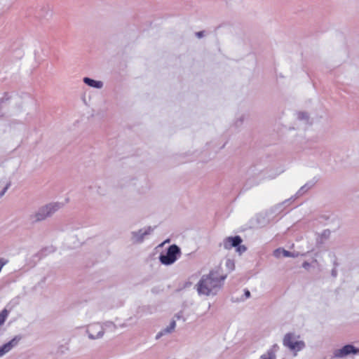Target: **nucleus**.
Segmentation results:
<instances>
[{
    "instance_id": "f257e3e1",
    "label": "nucleus",
    "mask_w": 359,
    "mask_h": 359,
    "mask_svg": "<svg viewBox=\"0 0 359 359\" xmlns=\"http://www.w3.org/2000/svg\"><path fill=\"white\" fill-rule=\"evenodd\" d=\"M226 275L222 273L221 266L211 270L208 275L202 277L197 284V290L200 294L210 295L220 288Z\"/></svg>"
},
{
    "instance_id": "f03ea898",
    "label": "nucleus",
    "mask_w": 359,
    "mask_h": 359,
    "mask_svg": "<svg viewBox=\"0 0 359 359\" xmlns=\"http://www.w3.org/2000/svg\"><path fill=\"white\" fill-rule=\"evenodd\" d=\"M243 242L242 238L239 236H229L224 239L223 246L226 250H231L232 248H236V251L241 255L247 250V248L241 245Z\"/></svg>"
},
{
    "instance_id": "7ed1b4c3",
    "label": "nucleus",
    "mask_w": 359,
    "mask_h": 359,
    "mask_svg": "<svg viewBox=\"0 0 359 359\" xmlns=\"http://www.w3.org/2000/svg\"><path fill=\"white\" fill-rule=\"evenodd\" d=\"M180 254V248L176 245H172L168 248L165 255H161L160 256L159 259L162 264L170 265L177 259Z\"/></svg>"
},
{
    "instance_id": "20e7f679",
    "label": "nucleus",
    "mask_w": 359,
    "mask_h": 359,
    "mask_svg": "<svg viewBox=\"0 0 359 359\" xmlns=\"http://www.w3.org/2000/svg\"><path fill=\"white\" fill-rule=\"evenodd\" d=\"M292 333H287L283 338V345L291 351H299L304 348L305 344L303 341L299 340Z\"/></svg>"
},
{
    "instance_id": "39448f33",
    "label": "nucleus",
    "mask_w": 359,
    "mask_h": 359,
    "mask_svg": "<svg viewBox=\"0 0 359 359\" xmlns=\"http://www.w3.org/2000/svg\"><path fill=\"white\" fill-rule=\"evenodd\" d=\"M57 209V205L50 204L42 208L39 212H37L35 215L36 220L40 221L44 219L46 217L50 215L53 212H54Z\"/></svg>"
},
{
    "instance_id": "423d86ee",
    "label": "nucleus",
    "mask_w": 359,
    "mask_h": 359,
    "mask_svg": "<svg viewBox=\"0 0 359 359\" xmlns=\"http://www.w3.org/2000/svg\"><path fill=\"white\" fill-rule=\"evenodd\" d=\"M358 349L355 348L352 345H346L341 349H338L335 351L334 355L338 358L344 357L350 353H357Z\"/></svg>"
},
{
    "instance_id": "0eeeda50",
    "label": "nucleus",
    "mask_w": 359,
    "mask_h": 359,
    "mask_svg": "<svg viewBox=\"0 0 359 359\" xmlns=\"http://www.w3.org/2000/svg\"><path fill=\"white\" fill-rule=\"evenodd\" d=\"M18 340L14 338L0 348V357L8 352L13 346L18 344Z\"/></svg>"
},
{
    "instance_id": "6e6552de",
    "label": "nucleus",
    "mask_w": 359,
    "mask_h": 359,
    "mask_svg": "<svg viewBox=\"0 0 359 359\" xmlns=\"http://www.w3.org/2000/svg\"><path fill=\"white\" fill-rule=\"evenodd\" d=\"M83 81L85 83L91 87H95L97 88H100L102 87V83L101 81H95L88 77L84 78Z\"/></svg>"
},
{
    "instance_id": "1a4fd4ad",
    "label": "nucleus",
    "mask_w": 359,
    "mask_h": 359,
    "mask_svg": "<svg viewBox=\"0 0 359 359\" xmlns=\"http://www.w3.org/2000/svg\"><path fill=\"white\" fill-rule=\"evenodd\" d=\"M8 316V311L6 309H3L0 312V325H2L6 321Z\"/></svg>"
},
{
    "instance_id": "9d476101",
    "label": "nucleus",
    "mask_w": 359,
    "mask_h": 359,
    "mask_svg": "<svg viewBox=\"0 0 359 359\" xmlns=\"http://www.w3.org/2000/svg\"><path fill=\"white\" fill-rule=\"evenodd\" d=\"M225 265L229 271H232L235 269V262L233 259H228L226 261Z\"/></svg>"
},
{
    "instance_id": "9b49d317",
    "label": "nucleus",
    "mask_w": 359,
    "mask_h": 359,
    "mask_svg": "<svg viewBox=\"0 0 359 359\" xmlns=\"http://www.w3.org/2000/svg\"><path fill=\"white\" fill-rule=\"evenodd\" d=\"M175 321L172 320L170 324V326L168 327L166 329H165V332H172L175 327Z\"/></svg>"
},
{
    "instance_id": "f8f14e48",
    "label": "nucleus",
    "mask_w": 359,
    "mask_h": 359,
    "mask_svg": "<svg viewBox=\"0 0 359 359\" xmlns=\"http://www.w3.org/2000/svg\"><path fill=\"white\" fill-rule=\"evenodd\" d=\"M175 321L172 320L170 324V326L168 327L166 329H165V332H172L175 327Z\"/></svg>"
},
{
    "instance_id": "ddd939ff",
    "label": "nucleus",
    "mask_w": 359,
    "mask_h": 359,
    "mask_svg": "<svg viewBox=\"0 0 359 359\" xmlns=\"http://www.w3.org/2000/svg\"><path fill=\"white\" fill-rule=\"evenodd\" d=\"M262 359H275V355L273 353H269L268 355H262Z\"/></svg>"
},
{
    "instance_id": "4468645a",
    "label": "nucleus",
    "mask_w": 359,
    "mask_h": 359,
    "mask_svg": "<svg viewBox=\"0 0 359 359\" xmlns=\"http://www.w3.org/2000/svg\"><path fill=\"white\" fill-rule=\"evenodd\" d=\"M282 252L285 257H288L290 255V252L287 250H283Z\"/></svg>"
},
{
    "instance_id": "2eb2a0df",
    "label": "nucleus",
    "mask_w": 359,
    "mask_h": 359,
    "mask_svg": "<svg viewBox=\"0 0 359 359\" xmlns=\"http://www.w3.org/2000/svg\"><path fill=\"white\" fill-rule=\"evenodd\" d=\"M245 296H246V297H247V298H248V297H250V291L246 290V291H245Z\"/></svg>"
},
{
    "instance_id": "dca6fc26",
    "label": "nucleus",
    "mask_w": 359,
    "mask_h": 359,
    "mask_svg": "<svg viewBox=\"0 0 359 359\" xmlns=\"http://www.w3.org/2000/svg\"><path fill=\"white\" fill-rule=\"evenodd\" d=\"M197 35H198V37H201V36H203V33L202 32H198Z\"/></svg>"
},
{
    "instance_id": "f3484780",
    "label": "nucleus",
    "mask_w": 359,
    "mask_h": 359,
    "mask_svg": "<svg viewBox=\"0 0 359 359\" xmlns=\"http://www.w3.org/2000/svg\"><path fill=\"white\" fill-rule=\"evenodd\" d=\"M279 252V250H277L275 251V255L278 256V252Z\"/></svg>"
},
{
    "instance_id": "a211bd4d",
    "label": "nucleus",
    "mask_w": 359,
    "mask_h": 359,
    "mask_svg": "<svg viewBox=\"0 0 359 359\" xmlns=\"http://www.w3.org/2000/svg\"><path fill=\"white\" fill-rule=\"evenodd\" d=\"M161 335H162V333H158V334L156 335V338H159V337H160V336H161Z\"/></svg>"
},
{
    "instance_id": "6ab92c4d",
    "label": "nucleus",
    "mask_w": 359,
    "mask_h": 359,
    "mask_svg": "<svg viewBox=\"0 0 359 359\" xmlns=\"http://www.w3.org/2000/svg\"><path fill=\"white\" fill-rule=\"evenodd\" d=\"M90 337H92V338L95 337L91 333H90Z\"/></svg>"
}]
</instances>
